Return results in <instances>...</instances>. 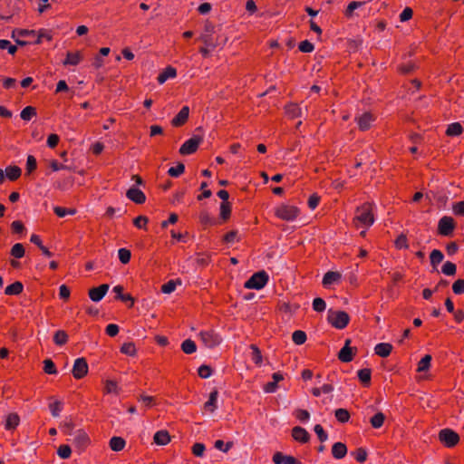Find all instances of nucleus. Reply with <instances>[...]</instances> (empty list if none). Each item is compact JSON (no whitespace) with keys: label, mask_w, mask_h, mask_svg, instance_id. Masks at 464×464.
Listing matches in <instances>:
<instances>
[{"label":"nucleus","mask_w":464,"mask_h":464,"mask_svg":"<svg viewBox=\"0 0 464 464\" xmlns=\"http://www.w3.org/2000/svg\"><path fill=\"white\" fill-rule=\"evenodd\" d=\"M50 411L53 417H58L63 409V404L59 401H55L54 402L50 404Z\"/></svg>","instance_id":"864d4df0"},{"label":"nucleus","mask_w":464,"mask_h":464,"mask_svg":"<svg viewBox=\"0 0 464 464\" xmlns=\"http://www.w3.org/2000/svg\"><path fill=\"white\" fill-rule=\"evenodd\" d=\"M351 454L353 455L355 459L361 463L364 462L367 458V452L362 448H359L356 451L352 452Z\"/></svg>","instance_id":"6e6d98bb"},{"label":"nucleus","mask_w":464,"mask_h":464,"mask_svg":"<svg viewBox=\"0 0 464 464\" xmlns=\"http://www.w3.org/2000/svg\"><path fill=\"white\" fill-rule=\"evenodd\" d=\"M81 58L82 56L80 53L68 52L66 59L63 62V65H77L80 63Z\"/></svg>","instance_id":"cd10ccee"},{"label":"nucleus","mask_w":464,"mask_h":464,"mask_svg":"<svg viewBox=\"0 0 464 464\" xmlns=\"http://www.w3.org/2000/svg\"><path fill=\"white\" fill-rule=\"evenodd\" d=\"M35 114H36L35 109L32 106H27L21 111L20 116L24 121H30L32 119V117L34 116Z\"/></svg>","instance_id":"a19ab883"},{"label":"nucleus","mask_w":464,"mask_h":464,"mask_svg":"<svg viewBox=\"0 0 464 464\" xmlns=\"http://www.w3.org/2000/svg\"><path fill=\"white\" fill-rule=\"evenodd\" d=\"M452 290L456 295H461L464 293V280L458 279L454 282L452 285Z\"/></svg>","instance_id":"680f3d73"},{"label":"nucleus","mask_w":464,"mask_h":464,"mask_svg":"<svg viewBox=\"0 0 464 464\" xmlns=\"http://www.w3.org/2000/svg\"><path fill=\"white\" fill-rule=\"evenodd\" d=\"M23 284L16 281L5 287V294L8 295H17L23 292Z\"/></svg>","instance_id":"4be33fe9"},{"label":"nucleus","mask_w":464,"mask_h":464,"mask_svg":"<svg viewBox=\"0 0 464 464\" xmlns=\"http://www.w3.org/2000/svg\"><path fill=\"white\" fill-rule=\"evenodd\" d=\"M363 4H364V2H357V1L351 2L348 5L347 9L345 11V15L351 16L353 14V11L355 9H357L358 7L362 6Z\"/></svg>","instance_id":"0e129e2a"},{"label":"nucleus","mask_w":464,"mask_h":464,"mask_svg":"<svg viewBox=\"0 0 464 464\" xmlns=\"http://www.w3.org/2000/svg\"><path fill=\"white\" fill-rule=\"evenodd\" d=\"M292 339L295 344L301 345L306 341V334L301 330L295 331L292 334Z\"/></svg>","instance_id":"e433bc0d"},{"label":"nucleus","mask_w":464,"mask_h":464,"mask_svg":"<svg viewBox=\"0 0 464 464\" xmlns=\"http://www.w3.org/2000/svg\"><path fill=\"white\" fill-rule=\"evenodd\" d=\"M118 256L122 264H127L130 262L131 253L127 248H120L118 250Z\"/></svg>","instance_id":"c03bdc74"},{"label":"nucleus","mask_w":464,"mask_h":464,"mask_svg":"<svg viewBox=\"0 0 464 464\" xmlns=\"http://www.w3.org/2000/svg\"><path fill=\"white\" fill-rule=\"evenodd\" d=\"M126 196L129 199L137 204H142L146 200L145 194L140 189L134 187L128 189Z\"/></svg>","instance_id":"f8f14e48"},{"label":"nucleus","mask_w":464,"mask_h":464,"mask_svg":"<svg viewBox=\"0 0 464 464\" xmlns=\"http://www.w3.org/2000/svg\"><path fill=\"white\" fill-rule=\"evenodd\" d=\"M5 176L10 180H15L20 177L22 170L17 166H9L5 169Z\"/></svg>","instance_id":"c85d7f7f"},{"label":"nucleus","mask_w":464,"mask_h":464,"mask_svg":"<svg viewBox=\"0 0 464 464\" xmlns=\"http://www.w3.org/2000/svg\"><path fill=\"white\" fill-rule=\"evenodd\" d=\"M356 120L359 129L364 131L370 129L372 122L374 121V118L370 112H364L357 117Z\"/></svg>","instance_id":"4468645a"},{"label":"nucleus","mask_w":464,"mask_h":464,"mask_svg":"<svg viewBox=\"0 0 464 464\" xmlns=\"http://www.w3.org/2000/svg\"><path fill=\"white\" fill-rule=\"evenodd\" d=\"M125 446V440L121 437H112L110 440V447L114 451L121 450Z\"/></svg>","instance_id":"c756f323"},{"label":"nucleus","mask_w":464,"mask_h":464,"mask_svg":"<svg viewBox=\"0 0 464 464\" xmlns=\"http://www.w3.org/2000/svg\"><path fill=\"white\" fill-rule=\"evenodd\" d=\"M57 454L61 459H69L72 454V450L68 445H61L58 448Z\"/></svg>","instance_id":"49530a36"},{"label":"nucleus","mask_w":464,"mask_h":464,"mask_svg":"<svg viewBox=\"0 0 464 464\" xmlns=\"http://www.w3.org/2000/svg\"><path fill=\"white\" fill-rule=\"evenodd\" d=\"M231 207L228 202H222L220 204V217L222 219L227 220L230 217Z\"/></svg>","instance_id":"a18cd8bd"},{"label":"nucleus","mask_w":464,"mask_h":464,"mask_svg":"<svg viewBox=\"0 0 464 464\" xmlns=\"http://www.w3.org/2000/svg\"><path fill=\"white\" fill-rule=\"evenodd\" d=\"M457 271V266L452 262L447 261L441 267V272L446 276H454Z\"/></svg>","instance_id":"c9c22d12"},{"label":"nucleus","mask_w":464,"mask_h":464,"mask_svg":"<svg viewBox=\"0 0 464 464\" xmlns=\"http://www.w3.org/2000/svg\"><path fill=\"white\" fill-rule=\"evenodd\" d=\"M338 359L343 362H351L353 360V348L343 347L338 353Z\"/></svg>","instance_id":"bb28decb"},{"label":"nucleus","mask_w":464,"mask_h":464,"mask_svg":"<svg viewBox=\"0 0 464 464\" xmlns=\"http://www.w3.org/2000/svg\"><path fill=\"white\" fill-rule=\"evenodd\" d=\"M275 464H301V462L293 456L284 455L281 452H276L273 456Z\"/></svg>","instance_id":"ddd939ff"},{"label":"nucleus","mask_w":464,"mask_h":464,"mask_svg":"<svg viewBox=\"0 0 464 464\" xmlns=\"http://www.w3.org/2000/svg\"><path fill=\"white\" fill-rule=\"evenodd\" d=\"M298 213L299 210L297 208L288 205H282L276 210V216L286 221H293L297 217Z\"/></svg>","instance_id":"39448f33"},{"label":"nucleus","mask_w":464,"mask_h":464,"mask_svg":"<svg viewBox=\"0 0 464 464\" xmlns=\"http://www.w3.org/2000/svg\"><path fill=\"white\" fill-rule=\"evenodd\" d=\"M202 343L208 348H214L221 343V337L214 331H206L199 334Z\"/></svg>","instance_id":"0eeeda50"},{"label":"nucleus","mask_w":464,"mask_h":464,"mask_svg":"<svg viewBox=\"0 0 464 464\" xmlns=\"http://www.w3.org/2000/svg\"><path fill=\"white\" fill-rule=\"evenodd\" d=\"M121 352L127 355H130V356L134 355L136 353V348H135L134 343H123L121 348Z\"/></svg>","instance_id":"09e8293b"},{"label":"nucleus","mask_w":464,"mask_h":464,"mask_svg":"<svg viewBox=\"0 0 464 464\" xmlns=\"http://www.w3.org/2000/svg\"><path fill=\"white\" fill-rule=\"evenodd\" d=\"M176 74H177L176 69L171 66H168L161 73L159 74L158 82L160 84H162L167 80L174 78L176 76Z\"/></svg>","instance_id":"412c9836"},{"label":"nucleus","mask_w":464,"mask_h":464,"mask_svg":"<svg viewBox=\"0 0 464 464\" xmlns=\"http://www.w3.org/2000/svg\"><path fill=\"white\" fill-rule=\"evenodd\" d=\"M20 422V418L16 413H10L5 420V427L6 430H11L15 429Z\"/></svg>","instance_id":"393cba45"},{"label":"nucleus","mask_w":464,"mask_h":464,"mask_svg":"<svg viewBox=\"0 0 464 464\" xmlns=\"http://www.w3.org/2000/svg\"><path fill=\"white\" fill-rule=\"evenodd\" d=\"M327 321L336 329H343L350 321L349 314L344 311H334L329 309L327 312Z\"/></svg>","instance_id":"f257e3e1"},{"label":"nucleus","mask_w":464,"mask_h":464,"mask_svg":"<svg viewBox=\"0 0 464 464\" xmlns=\"http://www.w3.org/2000/svg\"><path fill=\"white\" fill-rule=\"evenodd\" d=\"M105 392L107 393H118L119 388L114 381L108 380L105 382Z\"/></svg>","instance_id":"052dcab7"},{"label":"nucleus","mask_w":464,"mask_h":464,"mask_svg":"<svg viewBox=\"0 0 464 464\" xmlns=\"http://www.w3.org/2000/svg\"><path fill=\"white\" fill-rule=\"evenodd\" d=\"M356 219L366 227L373 224L374 218L372 214L371 206L365 204L357 208Z\"/></svg>","instance_id":"20e7f679"},{"label":"nucleus","mask_w":464,"mask_h":464,"mask_svg":"<svg viewBox=\"0 0 464 464\" xmlns=\"http://www.w3.org/2000/svg\"><path fill=\"white\" fill-rule=\"evenodd\" d=\"M198 375L203 379L209 378L212 375L211 368L206 364L201 365L198 368Z\"/></svg>","instance_id":"4d7b16f0"},{"label":"nucleus","mask_w":464,"mask_h":464,"mask_svg":"<svg viewBox=\"0 0 464 464\" xmlns=\"http://www.w3.org/2000/svg\"><path fill=\"white\" fill-rule=\"evenodd\" d=\"M341 278V275L338 272L329 271L324 274L323 278V285L329 286L334 283L337 282Z\"/></svg>","instance_id":"5701e85b"},{"label":"nucleus","mask_w":464,"mask_h":464,"mask_svg":"<svg viewBox=\"0 0 464 464\" xmlns=\"http://www.w3.org/2000/svg\"><path fill=\"white\" fill-rule=\"evenodd\" d=\"M72 372L76 379H81L88 372V363L82 357L74 361Z\"/></svg>","instance_id":"1a4fd4ad"},{"label":"nucleus","mask_w":464,"mask_h":464,"mask_svg":"<svg viewBox=\"0 0 464 464\" xmlns=\"http://www.w3.org/2000/svg\"><path fill=\"white\" fill-rule=\"evenodd\" d=\"M295 417L303 423H306L310 420V413L306 410L298 409L295 411Z\"/></svg>","instance_id":"603ef678"},{"label":"nucleus","mask_w":464,"mask_h":464,"mask_svg":"<svg viewBox=\"0 0 464 464\" xmlns=\"http://www.w3.org/2000/svg\"><path fill=\"white\" fill-rule=\"evenodd\" d=\"M185 170V166L183 163H179L176 167H171L168 170L169 175L171 177L177 178L181 175Z\"/></svg>","instance_id":"de8ad7c7"},{"label":"nucleus","mask_w":464,"mask_h":464,"mask_svg":"<svg viewBox=\"0 0 464 464\" xmlns=\"http://www.w3.org/2000/svg\"><path fill=\"white\" fill-rule=\"evenodd\" d=\"M334 416L338 420V421L342 423L347 422L350 419L349 411L346 409L343 408L335 410Z\"/></svg>","instance_id":"473e14b6"},{"label":"nucleus","mask_w":464,"mask_h":464,"mask_svg":"<svg viewBox=\"0 0 464 464\" xmlns=\"http://www.w3.org/2000/svg\"><path fill=\"white\" fill-rule=\"evenodd\" d=\"M452 210L455 215L464 216V201H459L453 204Z\"/></svg>","instance_id":"774afa93"},{"label":"nucleus","mask_w":464,"mask_h":464,"mask_svg":"<svg viewBox=\"0 0 464 464\" xmlns=\"http://www.w3.org/2000/svg\"><path fill=\"white\" fill-rule=\"evenodd\" d=\"M176 285L177 283L174 280H170L162 285L161 290L164 294H171L175 291Z\"/></svg>","instance_id":"338daca9"},{"label":"nucleus","mask_w":464,"mask_h":464,"mask_svg":"<svg viewBox=\"0 0 464 464\" xmlns=\"http://www.w3.org/2000/svg\"><path fill=\"white\" fill-rule=\"evenodd\" d=\"M440 440L447 447H454L459 440V435L450 429H443L439 433Z\"/></svg>","instance_id":"423d86ee"},{"label":"nucleus","mask_w":464,"mask_h":464,"mask_svg":"<svg viewBox=\"0 0 464 464\" xmlns=\"http://www.w3.org/2000/svg\"><path fill=\"white\" fill-rule=\"evenodd\" d=\"M462 130L463 129H462L460 123L454 122V123H451V124H450L448 126L446 133L449 136H458V135H459L462 132Z\"/></svg>","instance_id":"4c0bfd02"},{"label":"nucleus","mask_w":464,"mask_h":464,"mask_svg":"<svg viewBox=\"0 0 464 464\" xmlns=\"http://www.w3.org/2000/svg\"><path fill=\"white\" fill-rule=\"evenodd\" d=\"M292 436L295 440L302 443L307 442L310 439V434L300 426H296L292 430Z\"/></svg>","instance_id":"f3484780"},{"label":"nucleus","mask_w":464,"mask_h":464,"mask_svg":"<svg viewBox=\"0 0 464 464\" xmlns=\"http://www.w3.org/2000/svg\"><path fill=\"white\" fill-rule=\"evenodd\" d=\"M268 275L266 271H258L251 276V277L246 281L245 287L247 289H262L268 282Z\"/></svg>","instance_id":"f03ea898"},{"label":"nucleus","mask_w":464,"mask_h":464,"mask_svg":"<svg viewBox=\"0 0 464 464\" xmlns=\"http://www.w3.org/2000/svg\"><path fill=\"white\" fill-rule=\"evenodd\" d=\"M430 265L436 269L437 266L443 261L444 255L440 250L434 249L430 253Z\"/></svg>","instance_id":"a878e982"},{"label":"nucleus","mask_w":464,"mask_h":464,"mask_svg":"<svg viewBox=\"0 0 464 464\" xmlns=\"http://www.w3.org/2000/svg\"><path fill=\"white\" fill-rule=\"evenodd\" d=\"M109 287V285L103 284L98 287L92 288L89 290V297L93 302H100L107 294Z\"/></svg>","instance_id":"9d476101"},{"label":"nucleus","mask_w":464,"mask_h":464,"mask_svg":"<svg viewBox=\"0 0 464 464\" xmlns=\"http://www.w3.org/2000/svg\"><path fill=\"white\" fill-rule=\"evenodd\" d=\"M68 340V335L67 334L63 331V330H59L55 333L54 336H53V341L54 343L57 344V345H63Z\"/></svg>","instance_id":"ea45409f"},{"label":"nucleus","mask_w":464,"mask_h":464,"mask_svg":"<svg viewBox=\"0 0 464 464\" xmlns=\"http://www.w3.org/2000/svg\"><path fill=\"white\" fill-rule=\"evenodd\" d=\"M232 446H233L232 441L227 442L226 445L224 444V441L220 440H218L215 442V448L223 452H227L232 448Z\"/></svg>","instance_id":"13d9d810"},{"label":"nucleus","mask_w":464,"mask_h":464,"mask_svg":"<svg viewBox=\"0 0 464 464\" xmlns=\"http://www.w3.org/2000/svg\"><path fill=\"white\" fill-rule=\"evenodd\" d=\"M430 362H431V356L427 354L425 355L420 362H419V364H418V369L417 371L420 372H426L429 370L430 366Z\"/></svg>","instance_id":"58836bf2"},{"label":"nucleus","mask_w":464,"mask_h":464,"mask_svg":"<svg viewBox=\"0 0 464 464\" xmlns=\"http://www.w3.org/2000/svg\"><path fill=\"white\" fill-rule=\"evenodd\" d=\"M70 436H72L73 442L80 448H83L88 444V435L82 430L70 432Z\"/></svg>","instance_id":"dca6fc26"},{"label":"nucleus","mask_w":464,"mask_h":464,"mask_svg":"<svg viewBox=\"0 0 464 464\" xmlns=\"http://www.w3.org/2000/svg\"><path fill=\"white\" fill-rule=\"evenodd\" d=\"M359 380L364 384L368 386L371 382V370L370 369H361L357 372Z\"/></svg>","instance_id":"2f4dec72"},{"label":"nucleus","mask_w":464,"mask_h":464,"mask_svg":"<svg viewBox=\"0 0 464 464\" xmlns=\"http://www.w3.org/2000/svg\"><path fill=\"white\" fill-rule=\"evenodd\" d=\"M201 140L202 138L199 136H194L190 138L182 144V146L179 149V153L183 155L194 153L197 150Z\"/></svg>","instance_id":"6e6552de"},{"label":"nucleus","mask_w":464,"mask_h":464,"mask_svg":"<svg viewBox=\"0 0 464 464\" xmlns=\"http://www.w3.org/2000/svg\"><path fill=\"white\" fill-rule=\"evenodd\" d=\"M456 224L454 219L449 216H443L438 223V233L444 237H449L455 229Z\"/></svg>","instance_id":"7ed1b4c3"},{"label":"nucleus","mask_w":464,"mask_h":464,"mask_svg":"<svg viewBox=\"0 0 464 464\" xmlns=\"http://www.w3.org/2000/svg\"><path fill=\"white\" fill-rule=\"evenodd\" d=\"M347 453L345 444L342 442H335L332 448V454L335 459H343Z\"/></svg>","instance_id":"6ab92c4d"},{"label":"nucleus","mask_w":464,"mask_h":464,"mask_svg":"<svg viewBox=\"0 0 464 464\" xmlns=\"http://www.w3.org/2000/svg\"><path fill=\"white\" fill-rule=\"evenodd\" d=\"M189 115V108L188 106L182 107L179 112L172 119L171 124L175 127L183 125Z\"/></svg>","instance_id":"2eb2a0df"},{"label":"nucleus","mask_w":464,"mask_h":464,"mask_svg":"<svg viewBox=\"0 0 464 464\" xmlns=\"http://www.w3.org/2000/svg\"><path fill=\"white\" fill-rule=\"evenodd\" d=\"M16 34L22 37H27V36H34L36 34V32L34 30H27V29H14L12 32L11 37L15 41V43L20 46H24L28 44V42L20 40L16 38Z\"/></svg>","instance_id":"9b49d317"},{"label":"nucleus","mask_w":464,"mask_h":464,"mask_svg":"<svg viewBox=\"0 0 464 464\" xmlns=\"http://www.w3.org/2000/svg\"><path fill=\"white\" fill-rule=\"evenodd\" d=\"M53 210H54V213L60 217V218H63L65 217L66 215H73L75 214L76 210L73 209V208H62V207H54L53 208Z\"/></svg>","instance_id":"3c124183"},{"label":"nucleus","mask_w":464,"mask_h":464,"mask_svg":"<svg viewBox=\"0 0 464 464\" xmlns=\"http://www.w3.org/2000/svg\"><path fill=\"white\" fill-rule=\"evenodd\" d=\"M384 420V414L382 412H377L371 418L370 422L373 428L379 429L382 426Z\"/></svg>","instance_id":"72a5a7b5"},{"label":"nucleus","mask_w":464,"mask_h":464,"mask_svg":"<svg viewBox=\"0 0 464 464\" xmlns=\"http://www.w3.org/2000/svg\"><path fill=\"white\" fill-rule=\"evenodd\" d=\"M319 440L324 442L328 440V434L324 431V428L320 424H316L314 428Z\"/></svg>","instance_id":"8fccbe9b"},{"label":"nucleus","mask_w":464,"mask_h":464,"mask_svg":"<svg viewBox=\"0 0 464 464\" xmlns=\"http://www.w3.org/2000/svg\"><path fill=\"white\" fill-rule=\"evenodd\" d=\"M11 255L15 258L23 257L24 255V246L20 243L14 244L11 249Z\"/></svg>","instance_id":"79ce46f5"},{"label":"nucleus","mask_w":464,"mask_h":464,"mask_svg":"<svg viewBox=\"0 0 464 464\" xmlns=\"http://www.w3.org/2000/svg\"><path fill=\"white\" fill-rule=\"evenodd\" d=\"M44 370L48 374H55L57 372L55 365L51 359H46L44 361Z\"/></svg>","instance_id":"5fc2aeb1"},{"label":"nucleus","mask_w":464,"mask_h":464,"mask_svg":"<svg viewBox=\"0 0 464 464\" xmlns=\"http://www.w3.org/2000/svg\"><path fill=\"white\" fill-rule=\"evenodd\" d=\"M286 113L292 118L301 117L303 115L302 109L296 104H289L286 106Z\"/></svg>","instance_id":"f704fd0d"},{"label":"nucleus","mask_w":464,"mask_h":464,"mask_svg":"<svg viewBox=\"0 0 464 464\" xmlns=\"http://www.w3.org/2000/svg\"><path fill=\"white\" fill-rule=\"evenodd\" d=\"M169 440L170 437L169 435V432L165 430H159L154 434V441L158 445H167L169 442Z\"/></svg>","instance_id":"aec40b11"},{"label":"nucleus","mask_w":464,"mask_h":464,"mask_svg":"<svg viewBox=\"0 0 464 464\" xmlns=\"http://www.w3.org/2000/svg\"><path fill=\"white\" fill-rule=\"evenodd\" d=\"M218 397V392L217 390H214L209 394L208 401L204 404L205 410L210 411H214L217 409V407H218L217 406Z\"/></svg>","instance_id":"b1692460"},{"label":"nucleus","mask_w":464,"mask_h":464,"mask_svg":"<svg viewBox=\"0 0 464 464\" xmlns=\"http://www.w3.org/2000/svg\"><path fill=\"white\" fill-rule=\"evenodd\" d=\"M392 350V345L388 343H380L375 345L374 352L381 357H387Z\"/></svg>","instance_id":"a211bd4d"},{"label":"nucleus","mask_w":464,"mask_h":464,"mask_svg":"<svg viewBox=\"0 0 464 464\" xmlns=\"http://www.w3.org/2000/svg\"><path fill=\"white\" fill-rule=\"evenodd\" d=\"M252 349V360L255 363L260 364L262 362V355L260 350L254 344L251 345Z\"/></svg>","instance_id":"e2e57ef3"},{"label":"nucleus","mask_w":464,"mask_h":464,"mask_svg":"<svg viewBox=\"0 0 464 464\" xmlns=\"http://www.w3.org/2000/svg\"><path fill=\"white\" fill-rule=\"evenodd\" d=\"M326 308L325 301L321 297H316L313 301V309L316 312H324Z\"/></svg>","instance_id":"37998d69"},{"label":"nucleus","mask_w":464,"mask_h":464,"mask_svg":"<svg viewBox=\"0 0 464 464\" xmlns=\"http://www.w3.org/2000/svg\"><path fill=\"white\" fill-rule=\"evenodd\" d=\"M314 49V46L312 43H310L308 40H304L300 43L299 44V50L303 53H311Z\"/></svg>","instance_id":"69168bd1"},{"label":"nucleus","mask_w":464,"mask_h":464,"mask_svg":"<svg viewBox=\"0 0 464 464\" xmlns=\"http://www.w3.org/2000/svg\"><path fill=\"white\" fill-rule=\"evenodd\" d=\"M182 351L187 354H191L197 351V345L191 339H186L181 343Z\"/></svg>","instance_id":"7c9ffc66"},{"label":"nucleus","mask_w":464,"mask_h":464,"mask_svg":"<svg viewBox=\"0 0 464 464\" xmlns=\"http://www.w3.org/2000/svg\"><path fill=\"white\" fill-rule=\"evenodd\" d=\"M395 246L399 249H406L409 247V245L407 243V237L404 234H401L397 239L395 240Z\"/></svg>","instance_id":"bf43d9fd"}]
</instances>
